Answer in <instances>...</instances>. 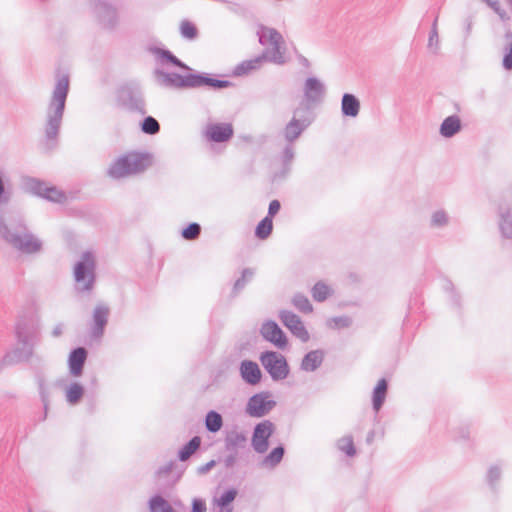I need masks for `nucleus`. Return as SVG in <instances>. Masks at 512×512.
<instances>
[{
    "label": "nucleus",
    "instance_id": "nucleus-1",
    "mask_svg": "<svg viewBox=\"0 0 512 512\" xmlns=\"http://www.w3.org/2000/svg\"><path fill=\"white\" fill-rule=\"evenodd\" d=\"M0 237L27 254L38 252L42 247L41 241L28 231L22 216L15 212L0 214Z\"/></svg>",
    "mask_w": 512,
    "mask_h": 512
},
{
    "label": "nucleus",
    "instance_id": "nucleus-2",
    "mask_svg": "<svg viewBox=\"0 0 512 512\" xmlns=\"http://www.w3.org/2000/svg\"><path fill=\"white\" fill-rule=\"evenodd\" d=\"M70 81L67 74L57 76L50 100L45 112V137L48 142L56 143L65 111Z\"/></svg>",
    "mask_w": 512,
    "mask_h": 512
},
{
    "label": "nucleus",
    "instance_id": "nucleus-3",
    "mask_svg": "<svg viewBox=\"0 0 512 512\" xmlns=\"http://www.w3.org/2000/svg\"><path fill=\"white\" fill-rule=\"evenodd\" d=\"M156 75L158 76L159 83L165 87L199 88L209 86L213 89H222L231 85L227 80L214 79L207 74L180 75L178 73H166L157 70Z\"/></svg>",
    "mask_w": 512,
    "mask_h": 512
},
{
    "label": "nucleus",
    "instance_id": "nucleus-4",
    "mask_svg": "<svg viewBox=\"0 0 512 512\" xmlns=\"http://www.w3.org/2000/svg\"><path fill=\"white\" fill-rule=\"evenodd\" d=\"M151 165L148 153L128 152L116 158L107 170L109 177L121 179L144 172Z\"/></svg>",
    "mask_w": 512,
    "mask_h": 512
},
{
    "label": "nucleus",
    "instance_id": "nucleus-5",
    "mask_svg": "<svg viewBox=\"0 0 512 512\" xmlns=\"http://www.w3.org/2000/svg\"><path fill=\"white\" fill-rule=\"evenodd\" d=\"M259 43L263 46H270L263 52L266 60L275 64H284V40L282 35L274 28L260 25L257 30Z\"/></svg>",
    "mask_w": 512,
    "mask_h": 512
},
{
    "label": "nucleus",
    "instance_id": "nucleus-6",
    "mask_svg": "<svg viewBox=\"0 0 512 512\" xmlns=\"http://www.w3.org/2000/svg\"><path fill=\"white\" fill-rule=\"evenodd\" d=\"M96 259L91 251L82 253L74 266L75 287L78 291L92 290L95 283Z\"/></svg>",
    "mask_w": 512,
    "mask_h": 512
},
{
    "label": "nucleus",
    "instance_id": "nucleus-7",
    "mask_svg": "<svg viewBox=\"0 0 512 512\" xmlns=\"http://www.w3.org/2000/svg\"><path fill=\"white\" fill-rule=\"evenodd\" d=\"M311 123L312 118L309 115L308 107L295 109L292 119L286 124L282 132L285 141L294 143Z\"/></svg>",
    "mask_w": 512,
    "mask_h": 512
},
{
    "label": "nucleus",
    "instance_id": "nucleus-8",
    "mask_svg": "<svg viewBox=\"0 0 512 512\" xmlns=\"http://www.w3.org/2000/svg\"><path fill=\"white\" fill-rule=\"evenodd\" d=\"M260 362L274 381L284 380L289 375L290 369L287 360L278 352H263L260 355Z\"/></svg>",
    "mask_w": 512,
    "mask_h": 512
},
{
    "label": "nucleus",
    "instance_id": "nucleus-9",
    "mask_svg": "<svg viewBox=\"0 0 512 512\" xmlns=\"http://www.w3.org/2000/svg\"><path fill=\"white\" fill-rule=\"evenodd\" d=\"M25 190L33 195L42 197L46 200L56 203H62L66 200V195L63 191L55 186H50L46 182L37 178H26L24 180Z\"/></svg>",
    "mask_w": 512,
    "mask_h": 512
},
{
    "label": "nucleus",
    "instance_id": "nucleus-10",
    "mask_svg": "<svg viewBox=\"0 0 512 512\" xmlns=\"http://www.w3.org/2000/svg\"><path fill=\"white\" fill-rule=\"evenodd\" d=\"M275 406L276 402L271 399L270 394L261 392L249 398L245 411L251 417L260 418L267 415Z\"/></svg>",
    "mask_w": 512,
    "mask_h": 512
},
{
    "label": "nucleus",
    "instance_id": "nucleus-11",
    "mask_svg": "<svg viewBox=\"0 0 512 512\" xmlns=\"http://www.w3.org/2000/svg\"><path fill=\"white\" fill-rule=\"evenodd\" d=\"M274 429V424L269 420H264L255 426L251 445L257 453L263 454L268 450L269 438L272 436Z\"/></svg>",
    "mask_w": 512,
    "mask_h": 512
},
{
    "label": "nucleus",
    "instance_id": "nucleus-12",
    "mask_svg": "<svg viewBox=\"0 0 512 512\" xmlns=\"http://www.w3.org/2000/svg\"><path fill=\"white\" fill-rule=\"evenodd\" d=\"M279 318L291 333L302 342H307L309 340V333L298 315L291 311L282 310L279 313Z\"/></svg>",
    "mask_w": 512,
    "mask_h": 512
},
{
    "label": "nucleus",
    "instance_id": "nucleus-13",
    "mask_svg": "<svg viewBox=\"0 0 512 512\" xmlns=\"http://www.w3.org/2000/svg\"><path fill=\"white\" fill-rule=\"evenodd\" d=\"M260 333L266 341L272 343L277 348L283 349L287 345V338L284 332L274 321L264 322Z\"/></svg>",
    "mask_w": 512,
    "mask_h": 512
},
{
    "label": "nucleus",
    "instance_id": "nucleus-14",
    "mask_svg": "<svg viewBox=\"0 0 512 512\" xmlns=\"http://www.w3.org/2000/svg\"><path fill=\"white\" fill-rule=\"evenodd\" d=\"M122 105L132 112H138L141 115L146 114L145 101L143 95L138 90L122 89L120 93Z\"/></svg>",
    "mask_w": 512,
    "mask_h": 512
},
{
    "label": "nucleus",
    "instance_id": "nucleus-15",
    "mask_svg": "<svg viewBox=\"0 0 512 512\" xmlns=\"http://www.w3.org/2000/svg\"><path fill=\"white\" fill-rule=\"evenodd\" d=\"M304 98L309 103H318L322 100L325 93L324 84L315 77H309L304 84Z\"/></svg>",
    "mask_w": 512,
    "mask_h": 512
},
{
    "label": "nucleus",
    "instance_id": "nucleus-16",
    "mask_svg": "<svg viewBox=\"0 0 512 512\" xmlns=\"http://www.w3.org/2000/svg\"><path fill=\"white\" fill-rule=\"evenodd\" d=\"M109 308L105 305H97L93 312V325L91 336L95 339L102 337L105 326L108 322Z\"/></svg>",
    "mask_w": 512,
    "mask_h": 512
},
{
    "label": "nucleus",
    "instance_id": "nucleus-17",
    "mask_svg": "<svg viewBox=\"0 0 512 512\" xmlns=\"http://www.w3.org/2000/svg\"><path fill=\"white\" fill-rule=\"evenodd\" d=\"M205 133L211 141L224 142L232 137L233 127L229 123L209 124Z\"/></svg>",
    "mask_w": 512,
    "mask_h": 512
},
{
    "label": "nucleus",
    "instance_id": "nucleus-18",
    "mask_svg": "<svg viewBox=\"0 0 512 512\" xmlns=\"http://www.w3.org/2000/svg\"><path fill=\"white\" fill-rule=\"evenodd\" d=\"M240 375L244 382L249 385H257L262 378L261 370L258 364L251 360H243L240 363Z\"/></svg>",
    "mask_w": 512,
    "mask_h": 512
},
{
    "label": "nucleus",
    "instance_id": "nucleus-19",
    "mask_svg": "<svg viewBox=\"0 0 512 512\" xmlns=\"http://www.w3.org/2000/svg\"><path fill=\"white\" fill-rule=\"evenodd\" d=\"M95 13L100 23L106 28H112L117 21L116 9L106 2H99L95 6Z\"/></svg>",
    "mask_w": 512,
    "mask_h": 512
},
{
    "label": "nucleus",
    "instance_id": "nucleus-20",
    "mask_svg": "<svg viewBox=\"0 0 512 512\" xmlns=\"http://www.w3.org/2000/svg\"><path fill=\"white\" fill-rule=\"evenodd\" d=\"M87 358V351L83 347L71 351L68 358L69 372L72 376L78 377L83 372V367Z\"/></svg>",
    "mask_w": 512,
    "mask_h": 512
},
{
    "label": "nucleus",
    "instance_id": "nucleus-21",
    "mask_svg": "<svg viewBox=\"0 0 512 512\" xmlns=\"http://www.w3.org/2000/svg\"><path fill=\"white\" fill-rule=\"evenodd\" d=\"M323 360L324 352L322 350H312L303 357L300 368L305 372H314L321 366Z\"/></svg>",
    "mask_w": 512,
    "mask_h": 512
},
{
    "label": "nucleus",
    "instance_id": "nucleus-22",
    "mask_svg": "<svg viewBox=\"0 0 512 512\" xmlns=\"http://www.w3.org/2000/svg\"><path fill=\"white\" fill-rule=\"evenodd\" d=\"M266 60V57L262 54L261 56H257L253 59L245 60L235 66L233 70L234 76H245L250 74L251 72L258 70L263 62Z\"/></svg>",
    "mask_w": 512,
    "mask_h": 512
},
{
    "label": "nucleus",
    "instance_id": "nucleus-23",
    "mask_svg": "<svg viewBox=\"0 0 512 512\" xmlns=\"http://www.w3.org/2000/svg\"><path fill=\"white\" fill-rule=\"evenodd\" d=\"M360 111V102L353 94L345 93L341 101V112L346 117H357Z\"/></svg>",
    "mask_w": 512,
    "mask_h": 512
},
{
    "label": "nucleus",
    "instance_id": "nucleus-24",
    "mask_svg": "<svg viewBox=\"0 0 512 512\" xmlns=\"http://www.w3.org/2000/svg\"><path fill=\"white\" fill-rule=\"evenodd\" d=\"M387 389H388V383L383 378L380 379L376 385V387L373 390L372 393V407L373 410L377 413L383 406L386 395H387Z\"/></svg>",
    "mask_w": 512,
    "mask_h": 512
},
{
    "label": "nucleus",
    "instance_id": "nucleus-25",
    "mask_svg": "<svg viewBox=\"0 0 512 512\" xmlns=\"http://www.w3.org/2000/svg\"><path fill=\"white\" fill-rule=\"evenodd\" d=\"M461 130V121L457 115L445 118L440 126V134L445 138H451Z\"/></svg>",
    "mask_w": 512,
    "mask_h": 512
},
{
    "label": "nucleus",
    "instance_id": "nucleus-26",
    "mask_svg": "<svg viewBox=\"0 0 512 512\" xmlns=\"http://www.w3.org/2000/svg\"><path fill=\"white\" fill-rule=\"evenodd\" d=\"M247 443V437L243 432L232 430L225 437V448L227 451H236L244 448Z\"/></svg>",
    "mask_w": 512,
    "mask_h": 512
},
{
    "label": "nucleus",
    "instance_id": "nucleus-27",
    "mask_svg": "<svg viewBox=\"0 0 512 512\" xmlns=\"http://www.w3.org/2000/svg\"><path fill=\"white\" fill-rule=\"evenodd\" d=\"M498 227L503 238L512 239V208L500 212Z\"/></svg>",
    "mask_w": 512,
    "mask_h": 512
},
{
    "label": "nucleus",
    "instance_id": "nucleus-28",
    "mask_svg": "<svg viewBox=\"0 0 512 512\" xmlns=\"http://www.w3.org/2000/svg\"><path fill=\"white\" fill-rule=\"evenodd\" d=\"M155 55L162 61V62H169L183 70L191 71V68L188 67L185 63H183L181 60H179L175 55H173L169 50L164 49H156Z\"/></svg>",
    "mask_w": 512,
    "mask_h": 512
},
{
    "label": "nucleus",
    "instance_id": "nucleus-29",
    "mask_svg": "<svg viewBox=\"0 0 512 512\" xmlns=\"http://www.w3.org/2000/svg\"><path fill=\"white\" fill-rule=\"evenodd\" d=\"M223 425L222 416L216 411H209L205 417L206 429L211 433L218 432Z\"/></svg>",
    "mask_w": 512,
    "mask_h": 512
},
{
    "label": "nucleus",
    "instance_id": "nucleus-30",
    "mask_svg": "<svg viewBox=\"0 0 512 512\" xmlns=\"http://www.w3.org/2000/svg\"><path fill=\"white\" fill-rule=\"evenodd\" d=\"M84 394V388L81 384L77 382L71 383L66 388V400L69 404L75 405L77 404Z\"/></svg>",
    "mask_w": 512,
    "mask_h": 512
},
{
    "label": "nucleus",
    "instance_id": "nucleus-31",
    "mask_svg": "<svg viewBox=\"0 0 512 512\" xmlns=\"http://www.w3.org/2000/svg\"><path fill=\"white\" fill-rule=\"evenodd\" d=\"M201 438L198 436L193 437L186 445H184L178 454V457L181 461H186L189 457L195 453V451L200 447Z\"/></svg>",
    "mask_w": 512,
    "mask_h": 512
},
{
    "label": "nucleus",
    "instance_id": "nucleus-32",
    "mask_svg": "<svg viewBox=\"0 0 512 512\" xmlns=\"http://www.w3.org/2000/svg\"><path fill=\"white\" fill-rule=\"evenodd\" d=\"M150 512H175L171 505L161 496L156 495L149 501Z\"/></svg>",
    "mask_w": 512,
    "mask_h": 512
},
{
    "label": "nucleus",
    "instance_id": "nucleus-33",
    "mask_svg": "<svg viewBox=\"0 0 512 512\" xmlns=\"http://www.w3.org/2000/svg\"><path fill=\"white\" fill-rule=\"evenodd\" d=\"M284 455V448L282 446L274 448L262 461V465L266 467L277 466Z\"/></svg>",
    "mask_w": 512,
    "mask_h": 512
},
{
    "label": "nucleus",
    "instance_id": "nucleus-34",
    "mask_svg": "<svg viewBox=\"0 0 512 512\" xmlns=\"http://www.w3.org/2000/svg\"><path fill=\"white\" fill-rule=\"evenodd\" d=\"M272 229V219H270V217H265L258 223L255 229V235L257 238L264 240L270 236Z\"/></svg>",
    "mask_w": 512,
    "mask_h": 512
},
{
    "label": "nucleus",
    "instance_id": "nucleus-35",
    "mask_svg": "<svg viewBox=\"0 0 512 512\" xmlns=\"http://www.w3.org/2000/svg\"><path fill=\"white\" fill-rule=\"evenodd\" d=\"M312 297L315 301L322 302L326 300L332 293L329 286L323 282L316 283L312 288Z\"/></svg>",
    "mask_w": 512,
    "mask_h": 512
},
{
    "label": "nucleus",
    "instance_id": "nucleus-36",
    "mask_svg": "<svg viewBox=\"0 0 512 512\" xmlns=\"http://www.w3.org/2000/svg\"><path fill=\"white\" fill-rule=\"evenodd\" d=\"M292 304L303 313H310L313 310V307L309 301V299L303 294H295L292 298Z\"/></svg>",
    "mask_w": 512,
    "mask_h": 512
},
{
    "label": "nucleus",
    "instance_id": "nucleus-37",
    "mask_svg": "<svg viewBox=\"0 0 512 512\" xmlns=\"http://www.w3.org/2000/svg\"><path fill=\"white\" fill-rule=\"evenodd\" d=\"M236 495L237 491L235 489H228L216 499V504L222 508L220 512H231V509L225 507L235 499Z\"/></svg>",
    "mask_w": 512,
    "mask_h": 512
},
{
    "label": "nucleus",
    "instance_id": "nucleus-38",
    "mask_svg": "<svg viewBox=\"0 0 512 512\" xmlns=\"http://www.w3.org/2000/svg\"><path fill=\"white\" fill-rule=\"evenodd\" d=\"M339 450L344 452L347 456H354L356 453L352 436H344L337 442Z\"/></svg>",
    "mask_w": 512,
    "mask_h": 512
},
{
    "label": "nucleus",
    "instance_id": "nucleus-39",
    "mask_svg": "<svg viewBox=\"0 0 512 512\" xmlns=\"http://www.w3.org/2000/svg\"><path fill=\"white\" fill-rule=\"evenodd\" d=\"M180 33L183 38L194 40L197 37L198 31L192 22L183 20L180 24Z\"/></svg>",
    "mask_w": 512,
    "mask_h": 512
},
{
    "label": "nucleus",
    "instance_id": "nucleus-40",
    "mask_svg": "<svg viewBox=\"0 0 512 512\" xmlns=\"http://www.w3.org/2000/svg\"><path fill=\"white\" fill-rule=\"evenodd\" d=\"M254 270L251 268H245L242 271V275L239 279H237L234 283L233 291L234 293L240 292L245 285L253 278Z\"/></svg>",
    "mask_w": 512,
    "mask_h": 512
},
{
    "label": "nucleus",
    "instance_id": "nucleus-41",
    "mask_svg": "<svg viewBox=\"0 0 512 512\" xmlns=\"http://www.w3.org/2000/svg\"><path fill=\"white\" fill-rule=\"evenodd\" d=\"M141 130L145 134L155 135L159 132L160 125L155 118H153L151 116H147L141 124Z\"/></svg>",
    "mask_w": 512,
    "mask_h": 512
},
{
    "label": "nucleus",
    "instance_id": "nucleus-42",
    "mask_svg": "<svg viewBox=\"0 0 512 512\" xmlns=\"http://www.w3.org/2000/svg\"><path fill=\"white\" fill-rule=\"evenodd\" d=\"M294 155H295V152H294L293 143H287L286 146L284 147V149L282 151V155H281V161H282L283 167L286 172H288L290 169V165L294 159Z\"/></svg>",
    "mask_w": 512,
    "mask_h": 512
},
{
    "label": "nucleus",
    "instance_id": "nucleus-43",
    "mask_svg": "<svg viewBox=\"0 0 512 512\" xmlns=\"http://www.w3.org/2000/svg\"><path fill=\"white\" fill-rule=\"evenodd\" d=\"M352 324V320L348 316H337L328 319L327 325L332 329L347 328Z\"/></svg>",
    "mask_w": 512,
    "mask_h": 512
},
{
    "label": "nucleus",
    "instance_id": "nucleus-44",
    "mask_svg": "<svg viewBox=\"0 0 512 512\" xmlns=\"http://www.w3.org/2000/svg\"><path fill=\"white\" fill-rule=\"evenodd\" d=\"M448 221V214L442 209L435 211L431 216V226L436 228L446 226Z\"/></svg>",
    "mask_w": 512,
    "mask_h": 512
},
{
    "label": "nucleus",
    "instance_id": "nucleus-45",
    "mask_svg": "<svg viewBox=\"0 0 512 512\" xmlns=\"http://www.w3.org/2000/svg\"><path fill=\"white\" fill-rule=\"evenodd\" d=\"M505 38L508 41V45L505 49L506 52L503 58V67L506 70H512V33H506Z\"/></svg>",
    "mask_w": 512,
    "mask_h": 512
},
{
    "label": "nucleus",
    "instance_id": "nucleus-46",
    "mask_svg": "<svg viewBox=\"0 0 512 512\" xmlns=\"http://www.w3.org/2000/svg\"><path fill=\"white\" fill-rule=\"evenodd\" d=\"M201 227L198 223H191L182 231V237L186 240H194L198 238Z\"/></svg>",
    "mask_w": 512,
    "mask_h": 512
},
{
    "label": "nucleus",
    "instance_id": "nucleus-47",
    "mask_svg": "<svg viewBox=\"0 0 512 512\" xmlns=\"http://www.w3.org/2000/svg\"><path fill=\"white\" fill-rule=\"evenodd\" d=\"M428 47L436 52L439 48V37L437 31V18L435 19L429 34Z\"/></svg>",
    "mask_w": 512,
    "mask_h": 512
},
{
    "label": "nucleus",
    "instance_id": "nucleus-48",
    "mask_svg": "<svg viewBox=\"0 0 512 512\" xmlns=\"http://www.w3.org/2000/svg\"><path fill=\"white\" fill-rule=\"evenodd\" d=\"M501 477V469L497 465H493L487 472V481L490 486H494Z\"/></svg>",
    "mask_w": 512,
    "mask_h": 512
},
{
    "label": "nucleus",
    "instance_id": "nucleus-49",
    "mask_svg": "<svg viewBox=\"0 0 512 512\" xmlns=\"http://www.w3.org/2000/svg\"><path fill=\"white\" fill-rule=\"evenodd\" d=\"M280 208V202L278 200H272L269 204L268 214L266 217H270V219H272V217L279 212Z\"/></svg>",
    "mask_w": 512,
    "mask_h": 512
},
{
    "label": "nucleus",
    "instance_id": "nucleus-50",
    "mask_svg": "<svg viewBox=\"0 0 512 512\" xmlns=\"http://www.w3.org/2000/svg\"><path fill=\"white\" fill-rule=\"evenodd\" d=\"M206 504L201 499H194L192 502V512H205Z\"/></svg>",
    "mask_w": 512,
    "mask_h": 512
},
{
    "label": "nucleus",
    "instance_id": "nucleus-51",
    "mask_svg": "<svg viewBox=\"0 0 512 512\" xmlns=\"http://www.w3.org/2000/svg\"><path fill=\"white\" fill-rule=\"evenodd\" d=\"M8 201V195L5 190V184L3 181V176L0 173V203H5Z\"/></svg>",
    "mask_w": 512,
    "mask_h": 512
},
{
    "label": "nucleus",
    "instance_id": "nucleus-52",
    "mask_svg": "<svg viewBox=\"0 0 512 512\" xmlns=\"http://www.w3.org/2000/svg\"><path fill=\"white\" fill-rule=\"evenodd\" d=\"M33 345H29L27 349H25L23 352H20V355L18 356L19 359L28 361L33 356Z\"/></svg>",
    "mask_w": 512,
    "mask_h": 512
},
{
    "label": "nucleus",
    "instance_id": "nucleus-53",
    "mask_svg": "<svg viewBox=\"0 0 512 512\" xmlns=\"http://www.w3.org/2000/svg\"><path fill=\"white\" fill-rule=\"evenodd\" d=\"M174 466H175V464L173 462H169V463L165 464L164 466L160 467L157 471V474L159 476H166L172 470V468Z\"/></svg>",
    "mask_w": 512,
    "mask_h": 512
},
{
    "label": "nucleus",
    "instance_id": "nucleus-54",
    "mask_svg": "<svg viewBox=\"0 0 512 512\" xmlns=\"http://www.w3.org/2000/svg\"><path fill=\"white\" fill-rule=\"evenodd\" d=\"M18 341L22 343L24 346H28L30 343V339L27 335H25L20 329L17 330Z\"/></svg>",
    "mask_w": 512,
    "mask_h": 512
},
{
    "label": "nucleus",
    "instance_id": "nucleus-55",
    "mask_svg": "<svg viewBox=\"0 0 512 512\" xmlns=\"http://www.w3.org/2000/svg\"><path fill=\"white\" fill-rule=\"evenodd\" d=\"M63 332V325L62 324H58L56 325L53 330H52V335L54 337H59Z\"/></svg>",
    "mask_w": 512,
    "mask_h": 512
},
{
    "label": "nucleus",
    "instance_id": "nucleus-56",
    "mask_svg": "<svg viewBox=\"0 0 512 512\" xmlns=\"http://www.w3.org/2000/svg\"><path fill=\"white\" fill-rule=\"evenodd\" d=\"M214 465H215V462L214 461H210V462L206 463L204 466H201L199 468V472L200 473H205V472L209 471Z\"/></svg>",
    "mask_w": 512,
    "mask_h": 512
},
{
    "label": "nucleus",
    "instance_id": "nucleus-57",
    "mask_svg": "<svg viewBox=\"0 0 512 512\" xmlns=\"http://www.w3.org/2000/svg\"><path fill=\"white\" fill-rule=\"evenodd\" d=\"M235 462V456H228L225 460L226 466H232Z\"/></svg>",
    "mask_w": 512,
    "mask_h": 512
},
{
    "label": "nucleus",
    "instance_id": "nucleus-58",
    "mask_svg": "<svg viewBox=\"0 0 512 512\" xmlns=\"http://www.w3.org/2000/svg\"><path fill=\"white\" fill-rule=\"evenodd\" d=\"M444 288H445L446 290H451V291H452V290H453V285H452V283H451V282H449V281H445Z\"/></svg>",
    "mask_w": 512,
    "mask_h": 512
},
{
    "label": "nucleus",
    "instance_id": "nucleus-59",
    "mask_svg": "<svg viewBox=\"0 0 512 512\" xmlns=\"http://www.w3.org/2000/svg\"><path fill=\"white\" fill-rule=\"evenodd\" d=\"M31 339H32V340H35V341H38V332H35V333L31 336Z\"/></svg>",
    "mask_w": 512,
    "mask_h": 512
},
{
    "label": "nucleus",
    "instance_id": "nucleus-60",
    "mask_svg": "<svg viewBox=\"0 0 512 512\" xmlns=\"http://www.w3.org/2000/svg\"><path fill=\"white\" fill-rule=\"evenodd\" d=\"M510 4L512 5V0H509Z\"/></svg>",
    "mask_w": 512,
    "mask_h": 512
}]
</instances>
